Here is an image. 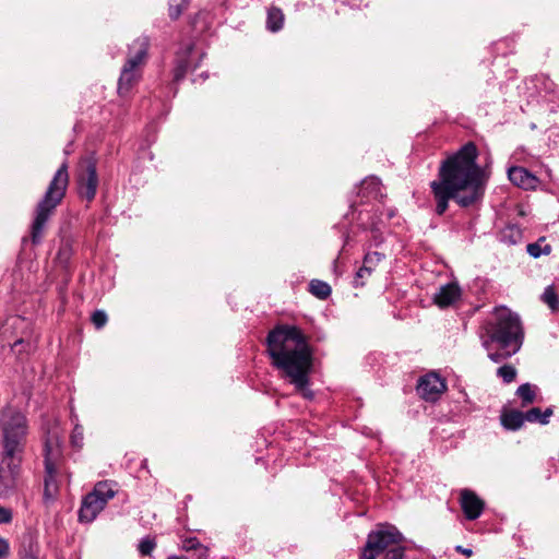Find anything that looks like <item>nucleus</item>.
Returning a JSON list of instances; mask_svg holds the SVG:
<instances>
[{"mask_svg": "<svg viewBox=\"0 0 559 559\" xmlns=\"http://www.w3.org/2000/svg\"><path fill=\"white\" fill-rule=\"evenodd\" d=\"M516 369L511 365H503L498 368L497 376L502 379L504 383H511L516 378Z\"/></svg>", "mask_w": 559, "mask_h": 559, "instance_id": "25", "label": "nucleus"}, {"mask_svg": "<svg viewBox=\"0 0 559 559\" xmlns=\"http://www.w3.org/2000/svg\"><path fill=\"white\" fill-rule=\"evenodd\" d=\"M360 1H361V0H348V3H349L352 7L359 8V7H360Z\"/></svg>", "mask_w": 559, "mask_h": 559, "instance_id": "36", "label": "nucleus"}, {"mask_svg": "<svg viewBox=\"0 0 559 559\" xmlns=\"http://www.w3.org/2000/svg\"><path fill=\"white\" fill-rule=\"evenodd\" d=\"M542 300L551 309L552 312L559 311V297L552 285L545 288L542 295Z\"/></svg>", "mask_w": 559, "mask_h": 559, "instance_id": "24", "label": "nucleus"}, {"mask_svg": "<svg viewBox=\"0 0 559 559\" xmlns=\"http://www.w3.org/2000/svg\"><path fill=\"white\" fill-rule=\"evenodd\" d=\"M510 181L525 190L535 189L538 185V179L535 175L530 173L526 168L520 166L510 167L508 170Z\"/></svg>", "mask_w": 559, "mask_h": 559, "instance_id": "13", "label": "nucleus"}, {"mask_svg": "<svg viewBox=\"0 0 559 559\" xmlns=\"http://www.w3.org/2000/svg\"><path fill=\"white\" fill-rule=\"evenodd\" d=\"M370 228H371L372 230H378V229H379V227H378V223H376V222L370 223Z\"/></svg>", "mask_w": 559, "mask_h": 559, "instance_id": "37", "label": "nucleus"}, {"mask_svg": "<svg viewBox=\"0 0 559 559\" xmlns=\"http://www.w3.org/2000/svg\"><path fill=\"white\" fill-rule=\"evenodd\" d=\"M524 423L523 412L510 411L501 415V424L506 429L518 430Z\"/></svg>", "mask_w": 559, "mask_h": 559, "instance_id": "18", "label": "nucleus"}, {"mask_svg": "<svg viewBox=\"0 0 559 559\" xmlns=\"http://www.w3.org/2000/svg\"><path fill=\"white\" fill-rule=\"evenodd\" d=\"M193 53V45L191 43H187L185 47H182L177 53V64L174 69V79L175 81H180L187 73V71L191 68L198 67V64H193L191 61V56Z\"/></svg>", "mask_w": 559, "mask_h": 559, "instance_id": "15", "label": "nucleus"}, {"mask_svg": "<svg viewBox=\"0 0 559 559\" xmlns=\"http://www.w3.org/2000/svg\"><path fill=\"white\" fill-rule=\"evenodd\" d=\"M1 462L14 471L16 459L22 454L28 433L26 416L16 407L8 404L0 409Z\"/></svg>", "mask_w": 559, "mask_h": 559, "instance_id": "4", "label": "nucleus"}, {"mask_svg": "<svg viewBox=\"0 0 559 559\" xmlns=\"http://www.w3.org/2000/svg\"><path fill=\"white\" fill-rule=\"evenodd\" d=\"M116 484L109 480L98 481L93 490L87 493L79 511L81 522H93L107 502L116 496Z\"/></svg>", "mask_w": 559, "mask_h": 559, "instance_id": "9", "label": "nucleus"}, {"mask_svg": "<svg viewBox=\"0 0 559 559\" xmlns=\"http://www.w3.org/2000/svg\"><path fill=\"white\" fill-rule=\"evenodd\" d=\"M168 559H187V558H185V557H179V556H171V557H169Z\"/></svg>", "mask_w": 559, "mask_h": 559, "instance_id": "38", "label": "nucleus"}, {"mask_svg": "<svg viewBox=\"0 0 559 559\" xmlns=\"http://www.w3.org/2000/svg\"><path fill=\"white\" fill-rule=\"evenodd\" d=\"M9 552V544L8 542L0 537V558L5 557Z\"/></svg>", "mask_w": 559, "mask_h": 559, "instance_id": "34", "label": "nucleus"}, {"mask_svg": "<svg viewBox=\"0 0 559 559\" xmlns=\"http://www.w3.org/2000/svg\"><path fill=\"white\" fill-rule=\"evenodd\" d=\"M359 194H361V198H366L367 200L370 199H378L382 195L381 192V182L377 177H367L361 181Z\"/></svg>", "mask_w": 559, "mask_h": 559, "instance_id": "17", "label": "nucleus"}, {"mask_svg": "<svg viewBox=\"0 0 559 559\" xmlns=\"http://www.w3.org/2000/svg\"><path fill=\"white\" fill-rule=\"evenodd\" d=\"M461 508L468 520H476L480 516L484 510L483 500L476 493L468 489L461 491Z\"/></svg>", "mask_w": 559, "mask_h": 559, "instance_id": "12", "label": "nucleus"}, {"mask_svg": "<svg viewBox=\"0 0 559 559\" xmlns=\"http://www.w3.org/2000/svg\"><path fill=\"white\" fill-rule=\"evenodd\" d=\"M14 463H16V468H14V471L5 465L8 472L7 475L3 474V469L0 466V498L9 497L16 488V480L20 475L22 460L16 459Z\"/></svg>", "mask_w": 559, "mask_h": 559, "instance_id": "14", "label": "nucleus"}, {"mask_svg": "<svg viewBox=\"0 0 559 559\" xmlns=\"http://www.w3.org/2000/svg\"><path fill=\"white\" fill-rule=\"evenodd\" d=\"M68 185V165L63 163L53 175L43 199L37 203L34 210L33 221L29 227V239L33 245H38L43 241L48 228V223L57 206L64 198Z\"/></svg>", "mask_w": 559, "mask_h": 559, "instance_id": "5", "label": "nucleus"}, {"mask_svg": "<svg viewBox=\"0 0 559 559\" xmlns=\"http://www.w3.org/2000/svg\"><path fill=\"white\" fill-rule=\"evenodd\" d=\"M188 0H170L169 2V16L176 20L180 16L182 11L186 9Z\"/></svg>", "mask_w": 559, "mask_h": 559, "instance_id": "28", "label": "nucleus"}, {"mask_svg": "<svg viewBox=\"0 0 559 559\" xmlns=\"http://www.w3.org/2000/svg\"><path fill=\"white\" fill-rule=\"evenodd\" d=\"M182 548L185 550H197V549H200L201 550V554H200V557L201 558H206L207 556V552H209V548L207 547H204L200 544V542L195 538V537H190V538H187L183 540V545H182Z\"/></svg>", "mask_w": 559, "mask_h": 559, "instance_id": "27", "label": "nucleus"}, {"mask_svg": "<svg viewBox=\"0 0 559 559\" xmlns=\"http://www.w3.org/2000/svg\"><path fill=\"white\" fill-rule=\"evenodd\" d=\"M70 440H71V444L74 448H78V449L82 448V445H83V428L79 424L74 425Z\"/></svg>", "mask_w": 559, "mask_h": 559, "instance_id": "29", "label": "nucleus"}, {"mask_svg": "<svg viewBox=\"0 0 559 559\" xmlns=\"http://www.w3.org/2000/svg\"><path fill=\"white\" fill-rule=\"evenodd\" d=\"M461 296V288L456 283H449L439 288L433 296V301L440 308L453 305Z\"/></svg>", "mask_w": 559, "mask_h": 559, "instance_id": "16", "label": "nucleus"}, {"mask_svg": "<svg viewBox=\"0 0 559 559\" xmlns=\"http://www.w3.org/2000/svg\"><path fill=\"white\" fill-rule=\"evenodd\" d=\"M12 521V512L10 509L0 506V524H7Z\"/></svg>", "mask_w": 559, "mask_h": 559, "instance_id": "33", "label": "nucleus"}, {"mask_svg": "<svg viewBox=\"0 0 559 559\" xmlns=\"http://www.w3.org/2000/svg\"><path fill=\"white\" fill-rule=\"evenodd\" d=\"M79 193L87 201H92L97 192L98 176L96 163L93 157L81 160L78 174Z\"/></svg>", "mask_w": 559, "mask_h": 559, "instance_id": "10", "label": "nucleus"}, {"mask_svg": "<svg viewBox=\"0 0 559 559\" xmlns=\"http://www.w3.org/2000/svg\"><path fill=\"white\" fill-rule=\"evenodd\" d=\"M309 290L313 296L320 299H326L331 295L330 285L320 280H312L309 284Z\"/></svg>", "mask_w": 559, "mask_h": 559, "instance_id": "23", "label": "nucleus"}, {"mask_svg": "<svg viewBox=\"0 0 559 559\" xmlns=\"http://www.w3.org/2000/svg\"><path fill=\"white\" fill-rule=\"evenodd\" d=\"M62 439L58 431L55 429L48 432L45 441V486H44V500L49 503L55 500L58 493V481H57V461L61 455Z\"/></svg>", "mask_w": 559, "mask_h": 559, "instance_id": "8", "label": "nucleus"}, {"mask_svg": "<svg viewBox=\"0 0 559 559\" xmlns=\"http://www.w3.org/2000/svg\"><path fill=\"white\" fill-rule=\"evenodd\" d=\"M480 338L491 361L499 364L510 358L523 344L519 316L506 307L496 308L492 317L484 323Z\"/></svg>", "mask_w": 559, "mask_h": 559, "instance_id": "3", "label": "nucleus"}, {"mask_svg": "<svg viewBox=\"0 0 559 559\" xmlns=\"http://www.w3.org/2000/svg\"><path fill=\"white\" fill-rule=\"evenodd\" d=\"M284 14L281 9L272 7L267 11L266 27L271 32H277L283 27Z\"/></svg>", "mask_w": 559, "mask_h": 559, "instance_id": "20", "label": "nucleus"}, {"mask_svg": "<svg viewBox=\"0 0 559 559\" xmlns=\"http://www.w3.org/2000/svg\"><path fill=\"white\" fill-rule=\"evenodd\" d=\"M92 322L96 329L103 328L107 322V314L102 310H96L92 314Z\"/></svg>", "mask_w": 559, "mask_h": 559, "instance_id": "32", "label": "nucleus"}, {"mask_svg": "<svg viewBox=\"0 0 559 559\" xmlns=\"http://www.w3.org/2000/svg\"><path fill=\"white\" fill-rule=\"evenodd\" d=\"M266 345L272 365L282 377L288 379L305 399H313V392L308 388L312 354L302 332L293 325L276 326L270 331Z\"/></svg>", "mask_w": 559, "mask_h": 559, "instance_id": "2", "label": "nucleus"}, {"mask_svg": "<svg viewBox=\"0 0 559 559\" xmlns=\"http://www.w3.org/2000/svg\"><path fill=\"white\" fill-rule=\"evenodd\" d=\"M382 259L383 255L380 252H368L364 258L362 265L367 267L370 273H372Z\"/></svg>", "mask_w": 559, "mask_h": 559, "instance_id": "26", "label": "nucleus"}, {"mask_svg": "<svg viewBox=\"0 0 559 559\" xmlns=\"http://www.w3.org/2000/svg\"><path fill=\"white\" fill-rule=\"evenodd\" d=\"M360 559H404L402 534L391 525H378L367 536Z\"/></svg>", "mask_w": 559, "mask_h": 559, "instance_id": "6", "label": "nucleus"}, {"mask_svg": "<svg viewBox=\"0 0 559 559\" xmlns=\"http://www.w3.org/2000/svg\"><path fill=\"white\" fill-rule=\"evenodd\" d=\"M447 389L445 382L437 373H428L420 378L417 392L427 401H436Z\"/></svg>", "mask_w": 559, "mask_h": 559, "instance_id": "11", "label": "nucleus"}, {"mask_svg": "<svg viewBox=\"0 0 559 559\" xmlns=\"http://www.w3.org/2000/svg\"><path fill=\"white\" fill-rule=\"evenodd\" d=\"M147 49V37H139L129 47V56L122 67L118 81V93L120 96H127L132 87L140 81L142 69L146 62Z\"/></svg>", "mask_w": 559, "mask_h": 559, "instance_id": "7", "label": "nucleus"}, {"mask_svg": "<svg viewBox=\"0 0 559 559\" xmlns=\"http://www.w3.org/2000/svg\"><path fill=\"white\" fill-rule=\"evenodd\" d=\"M545 242V237L539 238L536 242L528 243L526 247L527 253L537 259L540 255H548L551 253V246Z\"/></svg>", "mask_w": 559, "mask_h": 559, "instance_id": "22", "label": "nucleus"}, {"mask_svg": "<svg viewBox=\"0 0 559 559\" xmlns=\"http://www.w3.org/2000/svg\"><path fill=\"white\" fill-rule=\"evenodd\" d=\"M372 273L368 271L367 267L364 265L356 272L355 278H354V285L356 287L364 286L367 278L370 277Z\"/></svg>", "mask_w": 559, "mask_h": 559, "instance_id": "30", "label": "nucleus"}, {"mask_svg": "<svg viewBox=\"0 0 559 559\" xmlns=\"http://www.w3.org/2000/svg\"><path fill=\"white\" fill-rule=\"evenodd\" d=\"M389 217H392L394 215V213L392 211L389 212Z\"/></svg>", "mask_w": 559, "mask_h": 559, "instance_id": "39", "label": "nucleus"}, {"mask_svg": "<svg viewBox=\"0 0 559 559\" xmlns=\"http://www.w3.org/2000/svg\"><path fill=\"white\" fill-rule=\"evenodd\" d=\"M156 547V543L151 538H144L139 545V551L143 556H148Z\"/></svg>", "mask_w": 559, "mask_h": 559, "instance_id": "31", "label": "nucleus"}, {"mask_svg": "<svg viewBox=\"0 0 559 559\" xmlns=\"http://www.w3.org/2000/svg\"><path fill=\"white\" fill-rule=\"evenodd\" d=\"M523 414L524 421L539 423L542 425H546L549 423V418L552 415V408L548 407L544 412H542L540 408L533 407Z\"/></svg>", "mask_w": 559, "mask_h": 559, "instance_id": "19", "label": "nucleus"}, {"mask_svg": "<svg viewBox=\"0 0 559 559\" xmlns=\"http://www.w3.org/2000/svg\"><path fill=\"white\" fill-rule=\"evenodd\" d=\"M477 156L476 145L468 142L441 163L438 179L430 183L438 215L448 210L450 200L468 207L483 199L487 176L477 165Z\"/></svg>", "mask_w": 559, "mask_h": 559, "instance_id": "1", "label": "nucleus"}, {"mask_svg": "<svg viewBox=\"0 0 559 559\" xmlns=\"http://www.w3.org/2000/svg\"><path fill=\"white\" fill-rule=\"evenodd\" d=\"M456 549L459 551L463 552L464 555L468 556V557L472 556V550L471 549H464L461 546H459Z\"/></svg>", "mask_w": 559, "mask_h": 559, "instance_id": "35", "label": "nucleus"}, {"mask_svg": "<svg viewBox=\"0 0 559 559\" xmlns=\"http://www.w3.org/2000/svg\"><path fill=\"white\" fill-rule=\"evenodd\" d=\"M538 388L531 383H524L516 390V395L522 400V406L525 407L536 400Z\"/></svg>", "mask_w": 559, "mask_h": 559, "instance_id": "21", "label": "nucleus"}]
</instances>
